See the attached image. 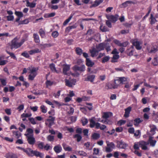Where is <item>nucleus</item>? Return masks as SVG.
Returning a JSON list of instances; mask_svg holds the SVG:
<instances>
[{
    "instance_id": "1",
    "label": "nucleus",
    "mask_w": 158,
    "mask_h": 158,
    "mask_svg": "<svg viewBox=\"0 0 158 158\" xmlns=\"http://www.w3.org/2000/svg\"><path fill=\"white\" fill-rule=\"evenodd\" d=\"M28 36V35L25 34V38L22 39L21 41L19 42H18V39L16 37L15 38L11 41V44L10 45V49H13L14 48L17 49L20 47L25 41L27 40Z\"/></svg>"
},
{
    "instance_id": "2",
    "label": "nucleus",
    "mask_w": 158,
    "mask_h": 158,
    "mask_svg": "<svg viewBox=\"0 0 158 158\" xmlns=\"http://www.w3.org/2000/svg\"><path fill=\"white\" fill-rule=\"evenodd\" d=\"M107 147L106 148V151L107 152H111L113 149L115 148V145L113 142H109L107 141L106 142Z\"/></svg>"
},
{
    "instance_id": "3",
    "label": "nucleus",
    "mask_w": 158,
    "mask_h": 158,
    "mask_svg": "<svg viewBox=\"0 0 158 158\" xmlns=\"http://www.w3.org/2000/svg\"><path fill=\"white\" fill-rule=\"evenodd\" d=\"M64 81L65 83V85L69 87H73L75 85V83L76 82V80L75 79L70 80L65 79Z\"/></svg>"
},
{
    "instance_id": "4",
    "label": "nucleus",
    "mask_w": 158,
    "mask_h": 158,
    "mask_svg": "<svg viewBox=\"0 0 158 158\" xmlns=\"http://www.w3.org/2000/svg\"><path fill=\"white\" fill-rule=\"evenodd\" d=\"M27 137V141L28 143L31 145H33L35 143V138L33 135H29L28 134H25Z\"/></svg>"
},
{
    "instance_id": "5",
    "label": "nucleus",
    "mask_w": 158,
    "mask_h": 158,
    "mask_svg": "<svg viewBox=\"0 0 158 158\" xmlns=\"http://www.w3.org/2000/svg\"><path fill=\"white\" fill-rule=\"evenodd\" d=\"M115 85L112 84L108 83L106 84L105 87L107 89H116L119 86V83L116 82L115 80H114Z\"/></svg>"
},
{
    "instance_id": "6",
    "label": "nucleus",
    "mask_w": 158,
    "mask_h": 158,
    "mask_svg": "<svg viewBox=\"0 0 158 158\" xmlns=\"http://www.w3.org/2000/svg\"><path fill=\"white\" fill-rule=\"evenodd\" d=\"M106 17L108 19L110 20L112 22L115 23L117 20L118 16L117 15H106Z\"/></svg>"
},
{
    "instance_id": "7",
    "label": "nucleus",
    "mask_w": 158,
    "mask_h": 158,
    "mask_svg": "<svg viewBox=\"0 0 158 158\" xmlns=\"http://www.w3.org/2000/svg\"><path fill=\"white\" fill-rule=\"evenodd\" d=\"M149 144V143L143 141L139 142V147H141L143 150H147L148 149L147 145Z\"/></svg>"
},
{
    "instance_id": "8",
    "label": "nucleus",
    "mask_w": 158,
    "mask_h": 158,
    "mask_svg": "<svg viewBox=\"0 0 158 158\" xmlns=\"http://www.w3.org/2000/svg\"><path fill=\"white\" fill-rule=\"evenodd\" d=\"M116 82L119 83V85L120 84H123L128 82L127 81V78L124 77H119L118 79L115 80Z\"/></svg>"
},
{
    "instance_id": "9",
    "label": "nucleus",
    "mask_w": 158,
    "mask_h": 158,
    "mask_svg": "<svg viewBox=\"0 0 158 158\" xmlns=\"http://www.w3.org/2000/svg\"><path fill=\"white\" fill-rule=\"evenodd\" d=\"M132 44L135 47L137 50H140L142 48V47L140 46V45L142 44V43L135 40L133 41Z\"/></svg>"
},
{
    "instance_id": "10",
    "label": "nucleus",
    "mask_w": 158,
    "mask_h": 158,
    "mask_svg": "<svg viewBox=\"0 0 158 158\" xmlns=\"http://www.w3.org/2000/svg\"><path fill=\"white\" fill-rule=\"evenodd\" d=\"M73 69L75 72H76L77 71L83 72L85 71V66L84 65H81V66L79 67L78 66L75 65L73 68Z\"/></svg>"
},
{
    "instance_id": "11",
    "label": "nucleus",
    "mask_w": 158,
    "mask_h": 158,
    "mask_svg": "<svg viewBox=\"0 0 158 158\" xmlns=\"http://www.w3.org/2000/svg\"><path fill=\"white\" fill-rule=\"evenodd\" d=\"M33 154L34 155L37 157H40L41 158H43L44 157V154L37 151H33L31 149L30 152V154Z\"/></svg>"
},
{
    "instance_id": "12",
    "label": "nucleus",
    "mask_w": 158,
    "mask_h": 158,
    "mask_svg": "<svg viewBox=\"0 0 158 158\" xmlns=\"http://www.w3.org/2000/svg\"><path fill=\"white\" fill-rule=\"evenodd\" d=\"M117 147L120 148L125 149L127 146L125 142L121 141H117Z\"/></svg>"
},
{
    "instance_id": "13",
    "label": "nucleus",
    "mask_w": 158,
    "mask_h": 158,
    "mask_svg": "<svg viewBox=\"0 0 158 158\" xmlns=\"http://www.w3.org/2000/svg\"><path fill=\"white\" fill-rule=\"evenodd\" d=\"M149 53H155L158 51V47L156 45L152 46L151 48H148Z\"/></svg>"
},
{
    "instance_id": "14",
    "label": "nucleus",
    "mask_w": 158,
    "mask_h": 158,
    "mask_svg": "<svg viewBox=\"0 0 158 158\" xmlns=\"http://www.w3.org/2000/svg\"><path fill=\"white\" fill-rule=\"evenodd\" d=\"M49 118L48 119L47 121L49 123L48 126L49 127H51V126L54 124V121L55 119V118L51 116H49Z\"/></svg>"
},
{
    "instance_id": "15",
    "label": "nucleus",
    "mask_w": 158,
    "mask_h": 158,
    "mask_svg": "<svg viewBox=\"0 0 158 158\" xmlns=\"http://www.w3.org/2000/svg\"><path fill=\"white\" fill-rule=\"evenodd\" d=\"M5 157L6 158H18L16 154L12 152H9L6 154Z\"/></svg>"
},
{
    "instance_id": "16",
    "label": "nucleus",
    "mask_w": 158,
    "mask_h": 158,
    "mask_svg": "<svg viewBox=\"0 0 158 158\" xmlns=\"http://www.w3.org/2000/svg\"><path fill=\"white\" fill-rule=\"evenodd\" d=\"M131 110V106H129L125 109V112L124 116L126 118H127L129 116L130 112Z\"/></svg>"
},
{
    "instance_id": "17",
    "label": "nucleus",
    "mask_w": 158,
    "mask_h": 158,
    "mask_svg": "<svg viewBox=\"0 0 158 158\" xmlns=\"http://www.w3.org/2000/svg\"><path fill=\"white\" fill-rule=\"evenodd\" d=\"M153 138L152 137L150 136L148 141L147 142H148L149 144L150 143L151 146L154 147L156 141V140H153Z\"/></svg>"
},
{
    "instance_id": "18",
    "label": "nucleus",
    "mask_w": 158,
    "mask_h": 158,
    "mask_svg": "<svg viewBox=\"0 0 158 158\" xmlns=\"http://www.w3.org/2000/svg\"><path fill=\"white\" fill-rule=\"evenodd\" d=\"M95 77V76L94 75H88L87 78H85V81H89L92 82L94 81Z\"/></svg>"
},
{
    "instance_id": "19",
    "label": "nucleus",
    "mask_w": 158,
    "mask_h": 158,
    "mask_svg": "<svg viewBox=\"0 0 158 158\" xmlns=\"http://www.w3.org/2000/svg\"><path fill=\"white\" fill-rule=\"evenodd\" d=\"M27 69L30 71V73L31 74H34V73H36V72L38 70V68H37L30 67H28Z\"/></svg>"
},
{
    "instance_id": "20",
    "label": "nucleus",
    "mask_w": 158,
    "mask_h": 158,
    "mask_svg": "<svg viewBox=\"0 0 158 158\" xmlns=\"http://www.w3.org/2000/svg\"><path fill=\"white\" fill-rule=\"evenodd\" d=\"M70 69V66L68 65H65L64 66L63 69V73L64 74L67 75L68 74L67 73V71H68Z\"/></svg>"
},
{
    "instance_id": "21",
    "label": "nucleus",
    "mask_w": 158,
    "mask_h": 158,
    "mask_svg": "<svg viewBox=\"0 0 158 158\" xmlns=\"http://www.w3.org/2000/svg\"><path fill=\"white\" fill-rule=\"evenodd\" d=\"M53 149L55 152L56 153L60 152L62 150V148L60 145L55 146Z\"/></svg>"
},
{
    "instance_id": "22",
    "label": "nucleus",
    "mask_w": 158,
    "mask_h": 158,
    "mask_svg": "<svg viewBox=\"0 0 158 158\" xmlns=\"http://www.w3.org/2000/svg\"><path fill=\"white\" fill-rule=\"evenodd\" d=\"M90 52L91 54V56L92 57H94L98 53V51L95 48H93L92 49L90 50Z\"/></svg>"
},
{
    "instance_id": "23",
    "label": "nucleus",
    "mask_w": 158,
    "mask_h": 158,
    "mask_svg": "<svg viewBox=\"0 0 158 158\" xmlns=\"http://www.w3.org/2000/svg\"><path fill=\"white\" fill-rule=\"evenodd\" d=\"M112 114L110 112H104L103 114L102 117L105 119H107V118L112 116Z\"/></svg>"
},
{
    "instance_id": "24",
    "label": "nucleus",
    "mask_w": 158,
    "mask_h": 158,
    "mask_svg": "<svg viewBox=\"0 0 158 158\" xmlns=\"http://www.w3.org/2000/svg\"><path fill=\"white\" fill-rule=\"evenodd\" d=\"M105 46V44L101 43L99 44L96 47L97 49L99 52L104 49Z\"/></svg>"
},
{
    "instance_id": "25",
    "label": "nucleus",
    "mask_w": 158,
    "mask_h": 158,
    "mask_svg": "<svg viewBox=\"0 0 158 158\" xmlns=\"http://www.w3.org/2000/svg\"><path fill=\"white\" fill-rule=\"evenodd\" d=\"M62 145L65 151L69 152L72 150V148L71 147L68 146H67L66 144L64 143H63Z\"/></svg>"
},
{
    "instance_id": "26",
    "label": "nucleus",
    "mask_w": 158,
    "mask_h": 158,
    "mask_svg": "<svg viewBox=\"0 0 158 158\" xmlns=\"http://www.w3.org/2000/svg\"><path fill=\"white\" fill-rule=\"evenodd\" d=\"M103 1V0H96L94 2V3L90 6V7L92 8L93 7H96L102 2Z\"/></svg>"
},
{
    "instance_id": "27",
    "label": "nucleus",
    "mask_w": 158,
    "mask_h": 158,
    "mask_svg": "<svg viewBox=\"0 0 158 158\" xmlns=\"http://www.w3.org/2000/svg\"><path fill=\"white\" fill-rule=\"evenodd\" d=\"M94 64V62L91 60L89 58H86V65L88 66L92 67Z\"/></svg>"
},
{
    "instance_id": "28",
    "label": "nucleus",
    "mask_w": 158,
    "mask_h": 158,
    "mask_svg": "<svg viewBox=\"0 0 158 158\" xmlns=\"http://www.w3.org/2000/svg\"><path fill=\"white\" fill-rule=\"evenodd\" d=\"M26 2L27 6L30 7L31 8H33L35 6L36 4L34 2H33L32 3H30L29 2L28 0H26Z\"/></svg>"
},
{
    "instance_id": "29",
    "label": "nucleus",
    "mask_w": 158,
    "mask_h": 158,
    "mask_svg": "<svg viewBox=\"0 0 158 158\" xmlns=\"http://www.w3.org/2000/svg\"><path fill=\"white\" fill-rule=\"evenodd\" d=\"M133 47H132L129 49H128L127 51V53L128 55L131 56L133 55V52H134V50L133 49Z\"/></svg>"
},
{
    "instance_id": "30",
    "label": "nucleus",
    "mask_w": 158,
    "mask_h": 158,
    "mask_svg": "<svg viewBox=\"0 0 158 158\" xmlns=\"http://www.w3.org/2000/svg\"><path fill=\"white\" fill-rule=\"evenodd\" d=\"M17 148L23 150L24 152H26L28 155H30V152L31 150V148H28L27 149H25L23 148H21L19 147H17Z\"/></svg>"
},
{
    "instance_id": "31",
    "label": "nucleus",
    "mask_w": 158,
    "mask_h": 158,
    "mask_svg": "<svg viewBox=\"0 0 158 158\" xmlns=\"http://www.w3.org/2000/svg\"><path fill=\"white\" fill-rule=\"evenodd\" d=\"M100 137V135L99 134L94 133L91 136V138L94 140H97Z\"/></svg>"
},
{
    "instance_id": "32",
    "label": "nucleus",
    "mask_w": 158,
    "mask_h": 158,
    "mask_svg": "<svg viewBox=\"0 0 158 158\" xmlns=\"http://www.w3.org/2000/svg\"><path fill=\"white\" fill-rule=\"evenodd\" d=\"M13 133L14 137L16 139H19L21 136V133L18 131H14Z\"/></svg>"
},
{
    "instance_id": "33",
    "label": "nucleus",
    "mask_w": 158,
    "mask_h": 158,
    "mask_svg": "<svg viewBox=\"0 0 158 158\" xmlns=\"http://www.w3.org/2000/svg\"><path fill=\"white\" fill-rule=\"evenodd\" d=\"M41 51L38 48H36L33 50H32L29 51V53L30 55H32L36 53L40 52Z\"/></svg>"
},
{
    "instance_id": "34",
    "label": "nucleus",
    "mask_w": 158,
    "mask_h": 158,
    "mask_svg": "<svg viewBox=\"0 0 158 158\" xmlns=\"http://www.w3.org/2000/svg\"><path fill=\"white\" fill-rule=\"evenodd\" d=\"M33 38L35 42L38 43L40 42L39 36L37 34L34 33L33 34Z\"/></svg>"
},
{
    "instance_id": "35",
    "label": "nucleus",
    "mask_w": 158,
    "mask_h": 158,
    "mask_svg": "<svg viewBox=\"0 0 158 158\" xmlns=\"http://www.w3.org/2000/svg\"><path fill=\"white\" fill-rule=\"evenodd\" d=\"M75 51L77 54L79 55H81L83 53L82 49L79 47L76 48Z\"/></svg>"
},
{
    "instance_id": "36",
    "label": "nucleus",
    "mask_w": 158,
    "mask_h": 158,
    "mask_svg": "<svg viewBox=\"0 0 158 158\" xmlns=\"http://www.w3.org/2000/svg\"><path fill=\"white\" fill-rule=\"evenodd\" d=\"M90 127L91 128L94 127L95 125V122L94 120V118H92L89 119Z\"/></svg>"
},
{
    "instance_id": "37",
    "label": "nucleus",
    "mask_w": 158,
    "mask_h": 158,
    "mask_svg": "<svg viewBox=\"0 0 158 158\" xmlns=\"http://www.w3.org/2000/svg\"><path fill=\"white\" fill-rule=\"evenodd\" d=\"M132 3V2L131 1H127L122 4V7L125 8L128 6L129 4H130Z\"/></svg>"
},
{
    "instance_id": "38",
    "label": "nucleus",
    "mask_w": 158,
    "mask_h": 158,
    "mask_svg": "<svg viewBox=\"0 0 158 158\" xmlns=\"http://www.w3.org/2000/svg\"><path fill=\"white\" fill-rule=\"evenodd\" d=\"M119 56L118 55H114L111 61L112 62H115L117 61V60L119 58Z\"/></svg>"
},
{
    "instance_id": "39",
    "label": "nucleus",
    "mask_w": 158,
    "mask_h": 158,
    "mask_svg": "<svg viewBox=\"0 0 158 158\" xmlns=\"http://www.w3.org/2000/svg\"><path fill=\"white\" fill-rule=\"evenodd\" d=\"M50 68L52 71L54 72H56L57 73V71L56 69V68L54 64L52 63L50 64Z\"/></svg>"
},
{
    "instance_id": "40",
    "label": "nucleus",
    "mask_w": 158,
    "mask_h": 158,
    "mask_svg": "<svg viewBox=\"0 0 158 158\" xmlns=\"http://www.w3.org/2000/svg\"><path fill=\"white\" fill-rule=\"evenodd\" d=\"M100 30L102 32H106L108 31V29L106 27L101 25L100 27Z\"/></svg>"
},
{
    "instance_id": "41",
    "label": "nucleus",
    "mask_w": 158,
    "mask_h": 158,
    "mask_svg": "<svg viewBox=\"0 0 158 158\" xmlns=\"http://www.w3.org/2000/svg\"><path fill=\"white\" fill-rule=\"evenodd\" d=\"M29 22V21L28 19H25L23 21H20V22H19V24H18V25L19 26L23 24H27Z\"/></svg>"
},
{
    "instance_id": "42",
    "label": "nucleus",
    "mask_w": 158,
    "mask_h": 158,
    "mask_svg": "<svg viewBox=\"0 0 158 158\" xmlns=\"http://www.w3.org/2000/svg\"><path fill=\"white\" fill-rule=\"evenodd\" d=\"M134 125L135 126H137L138 124L141 122V120L139 118L135 119L134 120Z\"/></svg>"
},
{
    "instance_id": "43",
    "label": "nucleus",
    "mask_w": 158,
    "mask_h": 158,
    "mask_svg": "<svg viewBox=\"0 0 158 158\" xmlns=\"http://www.w3.org/2000/svg\"><path fill=\"white\" fill-rule=\"evenodd\" d=\"M73 15L71 14L69 17V18L66 19L64 22L63 24L64 26L66 25L69 22L70 20L73 17Z\"/></svg>"
},
{
    "instance_id": "44",
    "label": "nucleus",
    "mask_w": 158,
    "mask_h": 158,
    "mask_svg": "<svg viewBox=\"0 0 158 158\" xmlns=\"http://www.w3.org/2000/svg\"><path fill=\"white\" fill-rule=\"evenodd\" d=\"M32 115L30 113H23L21 115V117L22 118H27L31 117Z\"/></svg>"
},
{
    "instance_id": "45",
    "label": "nucleus",
    "mask_w": 158,
    "mask_h": 158,
    "mask_svg": "<svg viewBox=\"0 0 158 158\" xmlns=\"http://www.w3.org/2000/svg\"><path fill=\"white\" fill-rule=\"evenodd\" d=\"M73 137L74 138H77V141L78 142L80 141L82 138L81 136L79 134H77L75 135Z\"/></svg>"
},
{
    "instance_id": "46",
    "label": "nucleus",
    "mask_w": 158,
    "mask_h": 158,
    "mask_svg": "<svg viewBox=\"0 0 158 158\" xmlns=\"http://www.w3.org/2000/svg\"><path fill=\"white\" fill-rule=\"evenodd\" d=\"M152 63L155 66L158 65V56L152 60Z\"/></svg>"
},
{
    "instance_id": "47",
    "label": "nucleus",
    "mask_w": 158,
    "mask_h": 158,
    "mask_svg": "<svg viewBox=\"0 0 158 158\" xmlns=\"http://www.w3.org/2000/svg\"><path fill=\"white\" fill-rule=\"evenodd\" d=\"M37 75L36 73H34V74H31L28 76L29 79L31 80H33L34 77Z\"/></svg>"
},
{
    "instance_id": "48",
    "label": "nucleus",
    "mask_w": 158,
    "mask_h": 158,
    "mask_svg": "<svg viewBox=\"0 0 158 158\" xmlns=\"http://www.w3.org/2000/svg\"><path fill=\"white\" fill-rule=\"evenodd\" d=\"M85 146L86 147L87 149L91 150L92 149V148L90 147V143L89 142H87L84 144Z\"/></svg>"
},
{
    "instance_id": "49",
    "label": "nucleus",
    "mask_w": 158,
    "mask_h": 158,
    "mask_svg": "<svg viewBox=\"0 0 158 158\" xmlns=\"http://www.w3.org/2000/svg\"><path fill=\"white\" fill-rule=\"evenodd\" d=\"M27 133L25 134H28L29 135H33V131L32 129L30 128H28L27 130Z\"/></svg>"
},
{
    "instance_id": "50",
    "label": "nucleus",
    "mask_w": 158,
    "mask_h": 158,
    "mask_svg": "<svg viewBox=\"0 0 158 158\" xmlns=\"http://www.w3.org/2000/svg\"><path fill=\"white\" fill-rule=\"evenodd\" d=\"M15 14L18 16V17L21 18L23 16V14L21 12L15 11Z\"/></svg>"
},
{
    "instance_id": "51",
    "label": "nucleus",
    "mask_w": 158,
    "mask_h": 158,
    "mask_svg": "<svg viewBox=\"0 0 158 158\" xmlns=\"http://www.w3.org/2000/svg\"><path fill=\"white\" fill-rule=\"evenodd\" d=\"M77 152L80 156H85L87 155V153L83 151H78Z\"/></svg>"
},
{
    "instance_id": "52",
    "label": "nucleus",
    "mask_w": 158,
    "mask_h": 158,
    "mask_svg": "<svg viewBox=\"0 0 158 158\" xmlns=\"http://www.w3.org/2000/svg\"><path fill=\"white\" fill-rule=\"evenodd\" d=\"M40 109L41 110L42 112L44 113H46L47 110V108L45 107L44 105H42L40 106Z\"/></svg>"
},
{
    "instance_id": "53",
    "label": "nucleus",
    "mask_w": 158,
    "mask_h": 158,
    "mask_svg": "<svg viewBox=\"0 0 158 158\" xmlns=\"http://www.w3.org/2000/svg\"><path fill=\"white\" fill-rule=\"evenodd\" d=\"M151 24H154L156 21V20L154 18L152 14H151Z\"/></svg>"
},
{
    "instance_id": "54",
    "label": "nucleus",
    "mask_w": 158,
    "mask_h": 158,
    "mask_svg": "<svg viewBox=\"0 0 158 158\" xmlns=\"http://www.w3.org/2000/svg\"><path fill=\"white\" fill-rule=\"evenodd\" d=\"M39 33H40V36L42 38H43L44 36L45 32L42 29H41L39 31Z\"/></svg>"
},
{
    "instance_id": "55",
    "label": "nucleus",
    "mask_w": 158,
    "mask_h": 158,
    "mask_svg": "<svg viewBox=\"0 0 158 158\" xmlns=\"http://www.w3.org/2000/svg\"><path fill=\"white\" fill-rule=\"evenodd\" d=\"M47 140L50 141H52L54 139V136L51 135H49L47 137Z\"/></svg>"
},
{
    "instance_id": "56",
    "label": "nucleus",
    "mask_w": 158,
    "mask_h": 158,
    "mask_svg": "<svg viewBox=\"0 0 158 158\" xmlns=\"http://www.w3.org/2000/svg\"><path fill=\"white\" fill-rule=\"evenodd\" d=\"M28 120L30 121L31 123L35 125L36 124V122L35 121V119L33 118H29Z\"/></svg>"
},
{
    "instance_id": "57",
    "label": "nucleus",
    "mask_w": 158,
    "mask_h": 158,
    "mask_svg": "<svg viewBox=\"0 0 158 158\" xmlns=\"http://www.w3.org/2000/svg\"><path fill=\"white\" fill-rule=\"evenodd\" d=\"M94 31L92 29H89L87 32L86 34L89 35L93 34L94 33Z\"/></svg>"
},
{
    "instance_id": "58",
    "label": "nucleus",
    "mask_w": 158,
    "mask_h": 158,
    "mask_svg": "<svg viewBox=\"0 0 158 158\" xmlns=\"http://www.w3.org/2000/svg\"><path fill=\"white\" fill-rule=\"evenodd\" d=\"M109 58L110 57L108 56H106L104 57L102 60V62L104 63L107 62L109 60Z\"/></svg>"
},
{
    "instance_id": "59",
    "label": "nucleus",
    "mask_w": 158,
    "mask_h": 158,
    "mask_svg": "<svg viewBox=\"0 0 158 158\" xmlns=\"http://www.w3.org/2000/svg\"><path fill=\"white\" fill-rule=\"evenodd\" d=\"M59 34L57 31H53L52 33V36L54 38H56L58 35Z\"/></svg>"
},
{
    "instance_id": "60",
    "label": "nucleus",
    "mask_w": 158,
    "mask_h": 158,
    "mask_svg": "<svg viewBox=\"0 0 158 158\" xmlns=\"http://www.w3.org/2000/svg\"><path fill=\"white\" fill-rule=\"evenodd\" d=\"M82 125L84 126L88 122V121L87 119L86 118H82Z\"/></svg>"
},
{
    "instance_id": "61",
    "label": "nucleus",
    "mask_w": 158,
    "mask_h": 158,
    "mask_svg": "<svg viewBox=\"0 0 158 158\" xmlns=\"http://www.w3.org/2000/svg\"><path fill=\"white\" fill-rule=\"evenodd\" d=\"M21 55L26 58H28L29 57V54L26 51L22 53Z\"/></svg>"
},
{
    "instance_id": "62",
    "label": "nucleus",
    "mask_w": 158,
    "mask_h": 158,
    "mask_svg": "<svg viewBox=\"0 0 158 158\" xmlns=\"http://www.w3.org/2000/svg\"><path fill=\"white\" fill-rule=\"evenodd\" d=\"M6 18H7V20L9 21H13L14 19V16L12 15H9L7 16Z\"/></svg>"
},
{
    "instance_id": "63",
    "label": "nucleus",
    "mask_w": 158,
    "mask_h": 158,
    "mask_svg": "<svg viewBox=\"0 0 158 158\" xmlns=\"http://www.w3.org/2000/svg\"><path fill=\"white\" fill-rule=\"evenodd\" d=\"M110 47V46L107 43L105 44V48L107 52H108L111 50Z\"/></svg>"
},
{
    "instance_id": "64",
    "label": "nucleus",
    "mask_w": 158,
    "mask_h": 158,
    "mask_svg": "<svg viewBox=\"0 0 158 158\" xmlns=\"http://www.w3.org/2000/svg\"><path fill=\"white\" fill-rule=\"evenodd\" d=\"M126 122V121L124 120H121L118 121V124L119 126H121L123 124H124Z\"/></svg>"
}]
</instances>
